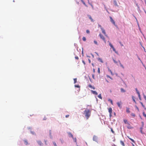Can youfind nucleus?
<instances>
[{
  "mask_svg": "<svg viewBox=\"0 0 146 146\" xmlns=\"http://www.w3.org/2000/svg\"><path fill=\"white\" fill-rule=\"evenodd\" d=\"M83 114L86 117V119H88L90 116L91 111L89 109H86L84 111Z\"/></svg>",
  "mask_w": 146,
  "mask_h": 146,
  "instance_id": "obj_1",
  "label": "nucleus"
},
{
  "mask_svg": "<svg viewBox=\"0 0 146 146\" xmlns=\"http://www.w3.org/2000/svg\"><path fill=\"white\" fill-rule=\"evenodd\" d=\"M123 121L125 124H127L128 125H129V126H127V128L129 129H131L133 128V127L130 125V124L128 122L127 120L126 119H124L123 120Z\"/></svg>",
  "mask_w": 146,
  "mask_h": 146,
  "instance_id": "obj_2",
  "label": "nucleus"
},
{
  "mask_svg": "<svg viewBox=\"0 0 146 146\" xmlns=\"http://www.w3.org/2000/svg\"><path fill=\"white\" fill-rule=\"evenodd\" d=\"M100 38L102 39L105 43L106 42V40L104 36L101 33H100L99 35Z\"/></svg>",
  "mask_w": 146,
  "mask_h": 146,
  "instance_id": "obj_3",
  "label": "nucleus"
},
{
  "mask_svg": "<svg viewBox=\"0 0 146 146\" xmlns=\"http://www.w3.org/2000/svg\"><path fill=\"white\" fill-rule=\"evenodd\" d=\"M108 110L110 113V117H111L112 116V109L111 108H108Z\"/></svg>",
  "mask_w": 146,
  "mask_h": 146,
  "instance_id": "obj_4",
  "label": "nucleus"
},
{
  "mask_svg": "<svg viewBox=\"0 0 146 146\" xmlns=\"http://www.w3.org/2000/svg\"><path fill=\"white\" fill-rule=\"evenodd\" d=\"M110 21L114 25L116 26L115 23L114 21L113 20L112 18V17H110Z\"/></svg>",
  "mask_w": 146,
  "mask_h": 146,
  "instance_id": "obj_5",
  "label": "nucleus"
},
{
  "mask_svg": "<svg viewBox=\"0 0 146 146\" xmlns=\"http://www.w3.org/2000/svg\"><path fill=\"white\" fill-rule=\"evenodd\" d=\"M101 29L102 31V33L105 35V36H107V35H106V33L104 29L102 28H101Z\"/></svg>",
  "mask_w": 146,
  "mask_h": 146,
  "instance_id": "obj_6",
  "label": "nucleus"
},
{
  "mask_svg": "<svg viewBox=\"0 0 146 146\" xmlns=\"http://www.w3.org/2000/svg\"><path fill=\"white\" fill-rule=\"evenodd\" d=\"M109 45L112 48L113 50L114 51H115V49L113 47V46L111 44V43H109Z\"/></svg>",
  "mask_w": 146,
  "mask_h": 146,
  "instance_id": "obj_7",
  "label": "nucleus"
},
{
  "mask_svg": "<svg viewBox=\"0 0 146 146\" xmlns=\"http://www.w3.org/2000/svg\"><path fill=\"white\" fill-rule=\"evenodd\" d=\"M91 92L92 94H94L95 95H97L98 94L97 92H96V91L91 90Z\"/></svg>",
  "mask_w": 146,
  "mask_h": 146,
  "instance_id": "obj_8",
  "label": "nucleus"
},
{
  "mask_svg": "<svg viewBox=\"0 0 146 146\" xmlns=\"http://www.w3.org/2000/svg\"><path fill=\"white\" fill-rule=\"evenodd\" d=\"M113 4L115 6H118L117 3L116 1V0H114L113 1Z\"/></svg>",
  "mask_w": 146,
  "mask_h": 146,
  "instance_id": "obj_9",
  "label": "nucleus"
},
{
  "mask_svg": "<svg viewBox=\"0 0 146 146\" xmlns=\"http://www.w3.org/2000/svg\"><path fill=\"white\" fill-rule=\"evenodd\" d=\"M93 140L95 141H96L97 140V137L96 136L94 135L93 137Z\"/></svg>",
  "mask_w": 146,
  "mask_h": 146,
  "instance_id": "obj_10",
  "label": "nucleus"
},
{
  "mask_svg": "<svg viewBox=\"0 0 146 146\" xmlns=\"http://www.w3.org/2000/svg\"><path fill=\"white\" fill-rule=\"evenodd\" d=\"M68 134L69 137H71L72 138H73V135L70 132L68 133Z\"/></svg>",
  "mask_w": 146,
  "mask_h": 146,
  "instance_id": "obj_11",
  "label": "nucleus"
},
{
  "mask_svg": "<svg viewBox=\"0 0 146 146\" xmlns=\"http://www.w3.org/2000/svg\"><path fill=\"white\" fill-rule=\"evenodd\" d=\"M88 17L91 20V21L92 22H94V20L92 19L91 16L90 15H88Z\"/></svg>",
  "mask_w": 146,
  "mask_h": 146,
  "instance_id": "obj_12",
  "label": "nucleus"
},
{
  "mask_svg": "<svg viewBox=\"0 0 146 146\" xmlns=\"http://www.w3.org/2000/svg\"><path fill=\"white\" fill-rule=\"evenodd\" d=\"M38 143L40 146H43V144L42 143V142L40 141H38Z\"/></svg>",
  "mask_w": 146,
  "mask_h": 146,
  "instance_id": "obj_13",
  "label": "nucleus"
},
{
  "mask_svg": "<svg viewBox=\"0 0 146 146\" xmlns=\"http://www.w3.org/2000/svg\"><path fill=\"white\" fill-rule=\"evenodd\" d=\"M118 62H119V64H120V66L122 67L123 68H124V66H123L121 64V62H120V60H118Z\"/></svg>",
  "mask_w": 146,
  "mask_h": 146,
  "instance_id": "obj_14",
  "label": "nucleus"
},
{
  "mask_svg": "<svg viewBox=\"0 0 146 146\" xmlns=\"http://www.w3.org/2000/svg\"><path fill=\"white\" fill-rule=\"evenodd\" d=\"M89 86V88H92V89H95V88H94V87H93V86H92L91 85H90V84H89V86Z\"/></svg>",
  "mask_w": 146,
  "mask_h": 146,
  "instance_id": "obj_15",
  "label": "nucleus"
},
{
  "mask_svg": "<svg viewBox=\"0 0 146 146\" xmlns=\"http://www.w3.org/2000/svg\"><path fill=\"white\" fill-rule=\"evenodd\" d=\"M117 104L118 106L120 108H121V105L120 104V103L119 102H117Z\"/></svg>",
  "mask_w": 146,
  "mask_h": 146,
  "instance_id": "obj_16",
  "label": "nucleus"
},
{
  "mask_svg": "<svg viewBox=\"0 0 146 146\" xmlns=\"http://www.w3.org/2000/svg\"><path fill=\"white\" fill-rule=\"evenodd\" d=\"M98 60H99V61H100V62H101L102 63H103V62L102 59H101V58H98Z\"/></svg>",
  "mask_w": 146,
  "mask_h": 146,
  "instance_id": "obj_17",
  "label": "nucleus"
},
{
  "mask_svg": "<svg viewBox=\"0 0 146 146\" xmlns=\"http://www.w3.org/2000/svg\"><path fill=\"white\" fill-rule=\"evenodd\" d=\"M120 143L123 146H125V144L124 143V142H123V141H120Z\"/></svg>",
  "mask_w": 146,
  "mask_h": 146,
  "instance_id": "obj_18",
  "label": "nucleus"
},
{
  "mask_svg": "<svg viewBox=\"0 0 146 146\" xmlns=\"http://www.w3.org/2000/svg\"><path fill=\"white\" fill-rule=\"evenodd\" d=\"M24 141L26 145H27L28 144V142L27 141V140H24Z\"/></svg>",
  "mask_w": 146,
  "mask_h": 146,
  "instance_id": "obj_19",
  "label": "nucleus"
},
{
  "mask_svg": "<svg viewBox=\"0 0 146 146\" xmlns=\"http://www.w3.org/2000/svg\"><path fill=\"white\" fill-rule=\"evenodd\" d=\"M126 112L127 113H129L130 112V111L129 110V108H127L126 109Z\"/></svg>",
  "mask_w": 146,
  "mask_h": 146,
  "instance_id": "obj_20",
  "label": "nucleus"
},
{
  "mask_svg": "<svg viewBox=\"0 0 146 146\" xmlns=\"http://www.w3.org/2000/svg\"><path fill=\"white\" fill-rule=\"evenodd\" d=\"M128 137V138L130 139L133 143H135V142L131 138L129 137Z\"/></svg>",
  "mask_w": 146,
  "mask_h": 146,
  "instance_id": "obj_21",
  "label": "nucleus"
},
{
  "mask_svg": "<svg viewBox=\"0 0 146 146\" xmlns=\"http://www.w3.org/2000/svg\"><path fill=\"white\" fill-rule=\"evenodd\" d=\"M98 98H99L101 99H102V98L101 96V94H99L98 96Z\"/></svg>",
  "mask_w": 146,
  "mask_h": 146,
  "instance_id": "obj_22",
  "label": "nucleus"
},
{
  "mask_svg": "<svg viewBox=\"0 0 146 146\" xmlns=\"http://www.w3.org/2000/svg\"><path fill=\"white\" fill-rule=\"evenodd\" d=\"M121 92H125V90H124L123 88H121Z\"/></svg>",
  "mask_w": 146,
  "mask_h": 146,
  "instance_id": "obj_23",
  "label": "nucleus"
},
{
  "mask_svg": "<svg viewBox=\"0 0 146 146\" xmlns=\"http://www.w3.org/2000/svg\"><path fill=\"white\" fill-rule=\"evenodd\" d=\"M108 101H110V102L111 104H112V105H113V102H112V101L110 99H109L108 100Z\"/></svg>",
  "mask_w": 146,
  "mask_h": 146,
  "instance_id": "obj_24",
  "label": "nucleus"
},
{
  "mask_svg": "<svg viewBox=\"0 0 146 146\" xmlns=\"http://www.w3.org/2000/svg\"><path fill=\"white\" fill-rule=\"evenodd\" d=\"M132 99H133V101L134 102L136 103V101L135 99V97L133 96H132Z\"/></svg>",
  "mask_w": 146,
  "mask_h": 146,
  "instance_id": "obj_25",
  "label": "nucleus"
},
{
  "mask_svg": "<svg viewBox=\"0 0 146 146\" xmlns=\"http://www.w3.org/2000/svg\"><path fill=\"white\" fill-rule=\"evenodd\" d=\"M81 2H82V3L86 6L87 7V6L86 5L85 3L84 2V1L83 0H81Z\"/></svg>",
  "mask_w": 146,
  "mask_h": 146,
  "instance_id": "obj_26",
  "label": "nucleus"
},
{
  "mask_svg": "<svg viewBox=\"0 0 146 146\" xmlns=\"http://www.w3.org/2000/svg\"><path fill=\"white\" fill-rule=\"evenodd\" d=\"M106 76L107 77L111 79L112 80V78L110 76H109V75H107Z\"/></svg>",
  "mask_w": 146,
  "mask_h": 146,
  "instance_id": "obj_27",
  "label": "nucleus"
},
{
  "mask_svg": "<svg viewBox=\"0 0 146 146\" xmlns=\"http://www.w3.org/2000/svg\"><path fill=\"white\" fill-rule=\"evenodd\" d=\"M86 38L85 37H83L82 38V40L84 41H86Z\"/></svg>",
  "mask_w": 146,
  "mask_h": 146,
  "instance_id": "obj_28",
  "label": "nucleus"
},
{
  "mask_svg": "<svg viewBox=\"0 0 146 146\" xmlns=\"http://www.w3.org/2000/svg\"><path fill=\"white\" fill-rule=\"evenodd\" d=\"M74 83H75L77 82V79L76 78H74Z\"/></svg>",
  "mask_w": 146,
  "mask_h": 146,
  "instance_id": "obj_29",
  "label": "nucleus"
},
{
  "mask_svg": "<svg viewBox=\"0 0 146 146\" xmlns=\"http://www.w3.org/2000/svg\"><path fill=\"white\" fill-rule=\"evenodd\" d=\"M98 72L99 74L100 73V68H98Z\"/></svg>",
  "mask_w": 146,
  "mask_h": 146,
  "instance_id": "obj_30",
  "label": "nucleus"
},
{
  "mask_svg": "<svg viewBox=\"0 0 146 146\" xmlns=\"http://www.w3.org/2000/svg\"><path fill=\"white\" fill-rule=\"evenodd\" d=\"M113 62L115 64H117V62L116 61L115 59H113Z\"/></svg>",
  "mask_w": 146,
  "mask_h": 146,
  "instance_id": "obj_31",
  "label": "nucleus"
},
{
  "mask_svg": "<svg viewBox=\"0 0 146 146\" xmlns=\"http://www.w3.org/2000/svg\"><path fill=\"white\" fill-rule=\"evenodd\" d=\"M131 116H133V117H135V114L132 113H131Z\"/></svg>",
  "mask_w": 146,
  "mask_h": 146,
  "instance_id": "obj_32",
  "label": "nucleus"
},
{
  "mask_svg": "<svg viewBox=\"0 0 146 146\" xmlns=\"http://www.w3.org/2000/svg\"><path fill=\"white\" fill-rule=\"evenodd\" d=\"M135 90L137 92V93L139 94V91L137 89V88H135Z\"/></svg>",
  "mask_w": 146,
  "mask_h": 146,
  "instance_id": "obj_33",
  "label": "nucleus"
},
{
  "mask_svg": "<svg viewBox=\"0 0 146 146\" xmlns=\"http://www.w3.org/2000/svg\"><path fill=\"white\" fill-rule=\"evenodd\" d=\"M138 94V97H139V99L140 100H141V96H140V93H139V94Z\"/></svg>",
  "mask_w": 146,
  "mask_h": 146,
  "instance_id": "obj_34",
  "label": "nucleus"
},
{
  "mask_svg": "<svg viewBox=\"0 0 146 146\" xmlns=\"http://www.w3.org/2000/svg\"><path fill=\"white\" fill-rule=\"evenodd\" d=\"M53 143L54 146H57L56 144V143L55 142H53Z\"/></svg>",
  "mask_w": 146,
  "mask_h": 146,
  "instance_id": "obj_35",
  "label": "nucleus"
},
{
  "mask_svg": "<svg viewBox=\"0 0 146 146\" xmlns=\"http://www.w3.org/2000/svg\"><path fill=\"white\" fill-rule=\"evenodd\" d=\"M73 140H74V141L75 142H76V138H74L73 137Z\"/></svg>",
  "mask_w": 146,
  "mask_h": 146,
  "instance_id": "obj_36",
  "label": "nucleus"
},
{
  "mask_svg": "<svg viewBox=\"0 0 146 146\" xmlns=\"http://www.w3.org/2000/svg\"><path fill=\"white\" fill-rule=\"evenodd\" d=\"M75 87L77 88H80V86L79 85H75Z\"/></svg>",
  "mask_w": 146,
  "mask_h": 146,
  "instance_id": "obj_37",
  "label": "nucleus"
},
{
  "mask_svg": "<svg viewBox=\"0 0 146 146\" xmlns=\"http://www.w3.org/2000/svg\"><path fill=\"white\" fill-rule=\"evenodd\" d=\"M86 32L87 33L89 34L90 33V31L89 30H87L86 31Z\"/></svg>",
  "mask_w": 146,
  "mask_h": 146,
  "instance_id": "obj_38",
  "label": "nucleus"
},
{
  "mask_svg": "<svg viewBox=\"0 0 146 146\" xmlns=\"http://www.w3.org/2000/svg\"><path fill=\"white\" fill-rule=\"evenodd\" d=\"M111 131L113 133H114V131H113V129L112 128H111Z\"/></svg>",
  "mask_w": 146,
  "mask_h": 146,
  "instance_id": "obj_39",
  "label": "nucleus"
},
{
  "mask_svg": "<svg viewBox=\"0 0 146 146\" xmlns=\"http://www.w3.org/2000/svg\"><path fill=\"white\" fill-rule=\"evenodd\" d=\"M94 43L95 44H97V45L98 44L97 42L96 41V40H94Z\"/></svg>",
  "mask_w": 146,
  "mask_h": 146,
  "instance_id": "obj_40",
  "label": "nucleus"
},
{
  "mask_svg": "<svg viewBox=\"0 0 146 146\" xmlns=\"http://www.w3.org/2000/svg\"><path fill=\"white\" fill-rule=\"evenodd\" d=\"M75 58L77 60H78L79 58L77 56H76L75 57Z\"/></svg>",
  "mask_w": 146,
  "mask_h": 146,
  "instance_id": "obj_41",
  "label": "nucleus"
},
{
  "mask_svg": "<svg viewBox=\"0 0 146 146\" xmlns=\"http://www.w3.org/2000/svg\"><path fill=\"white\" fill-rule=\"evenodd\" d=\"M69 115H67L65 116V117L66 118H67V117H69Z\"/></svg>",
  "mask_w": 146,
  "mask_h": 146,
  "instance_id": "obj_42",
  "label": "nucleus"
},
{
  "mask_svg": "<svg viewBox=\"0 0 146 146\" xmlns=\"http://www.w3.org/2000/svg\"><path fill=\"white\" fill-rule=\"evenodd\" d=\"M89 4L91 5L92 8L94 9V7H93V5L89 3Z\"/></svg>",
  "mask_w": 146,
  "mask_h": 146,
  "instance_id": "obj_43",
  "label": "nucleus"
},
{
  "mask_svg": "<svg viewBox=\"0 0 146 146\" xmlns=\"http://www.w3.org/2000/svg\"><path fill=\"white\" fill-rule=\"evenodd\" d=\"M92 77L94 79H95L94 78V74H92Z\"/></svg>",
  "mask_w": 146,
  "mask_h": 146,
  "instance_id": "obj_44",
  "label": "nucleus"
},
{
  "mask_svg": "<svg viewBox=\"0 0 146 146\" xmlns=\"http://www.w3.org/2000/svg\"><path fill=\"white\" fill-rule=\"evenodd\" d=\"M82 62L83 63V64H84V65L85 64V62L84 61V60H83L82 61Z\"/></svg>",
  "mask_w": 146,
  "mask_h": 146,
  "instance_id": "obj_45",
  "label": "nucleus"
},
{
  "mask_svg": "<svg viewBox=\"0 0 146 146\" xmlns=\"http://www.w3.org/2000/svg\"><path fill=\"white\" fill-rule=\"evenodd\" d=\"M88 60L89 63H91V60H90V59H88Z\"/></svg>",
  "mask_w": 146,
  "mask_h": 146,
  "instance_id": "obj_46",
  "label": "nucleus"
},
{
  "mask_svg": "<svg viewBox=\"0 0 146 146\" xmlns=\"http://www.w3.org/2000/svg\"><path fill=\"white\" fill-rule=\"evenodd\" d=\"M112 146H117L115 144H113L112 145Z\"/></svg>",
  "mask_w": 146,
  "mask_h": 146,
  "instance_id": "obj_47",
  "label": "nucleus"
},
{
  "mask_svg": "<svg viewBox=\"0 0 146 146\" xmlns=\"http://www.w3.org/2000/svg\"><path fill=\"white\" fill-rule=\"evenodd\" d=\"M49 133H50V135H51V131L50 130L49 131Z\"/></svg>",
  "mask_w": 146,
  "mask_h": 146,
  "instance_id": "obj_48",
  "label": "nucleus"
},
{
  "mask_svg": "<svg viewBox=\"0 0 146 146\" xmlns=\"http://www.w3.org/2000/svg\"><path fill=\"white\" fill-rule=\"evenodd\" d=\"M99 27H100L101 29V28H102L101 25H99Z\"/></svg>",
  "mask_w": 146,
  "mask_h": 146,
  "instance_id": "obj_49",
  "label": "nucleus"
},
{
  "mask_svg": "<svg viewBox=\"0 0 146 146\" xmlns=\"http://www.w3.org/2000/svg\"><path fill=\"white\" fill-rule=\"evenodd\" d=\"M93 71L94 73L95 72V70L94 69H93Z\"/></svg>",
  "mask_w": 146,
  "mask_h": 146,
  "instance_id": "obj_50",
  "label": "nucleus"
},
{
  "mask_svg": "<svg viewBox=\"0 0 146 146\" xmlns=\"http://www.w3.org/2000/svg\"><path fill=\"white\" fill-rule=\"evenodd\" d=\"M141 104L142 105V106H143V107H144V105H143V104L141 102Z\"/></svg>",
  "mask_w": 146,
  "mask_h": 146,
  "instance_id": "obj_51",
  "label": "nucleus"
},
{
  "mask_svg": "<svg viewBox=\"0 0 146 146\" xmlns=\"http://www.w3.org/2000/svg\"><path fill=\"white\" fill-rule=\"evenodd\" d=\"M141 133H143V132L142 130H141Z\"/></svg>",
  "mask_w": 146,
  "mask_h": 146,
  "instance_id": "obj_52",
  "label": "nucleus"
},
{
  "mask_svg": "<svg viewBox=\"0 0 146 146\" xmlns=\"http://www.w3.org/2000/svg\"><path fill=\"white\" fill-rule=\"evenodd\" d=\"M60 140H61V142H62V143H63V141H62V140H61V139H60Z\"/></svg>",
  "mask_w": 146,
  "mask_h": 146,
  "instance_id": "obj_53",
  "label": "nucleus"
},
{
  "mask_svg": "<svg viewBox=\"0 0 146 146\" xmlns=\"http://www.w3.org/2000/svg\"><path fill=\"white\" fill-rule=\"evenodd\" d=\"M143 129V128L142 127H141L140 128L141 130H142Z\"/></svg>",
  "mask_w": 146,
  "mask_h": 146,
  "instance_id": "obj_54",
  "label": "nucleus"
},
{
  "mask_svg": "<svg viewBox=\"0 0 146 146\" xmlns=\"http://www.w3.org/2000/svg\"><path fill=\"white\" fill-rule=\"evenodd\" d=\"M110 72H111V74H112V72L111 71V70H110Z\"/></svg>",
  "mask_w": 146,
  "mask_h": 146,
  "instance_id": "obj_55",
  "label": "nucleus"
},
{
  "mask_svg": "<svg viewBox=\"0 0 146 146\" xmlns=\"http://www.w3.org/2000/svg\"><path fill=\"white\" fill-rule=\"evenodd\" d=\"M121 46H123L122 44H121Z\"/></svg>",
  "mask_w": 146,
  "mask_h": 146,
  "instance_id": "obj_56",
  "label": "nucleus"
},
{
  "mask_svg": "<svg viewBox=\"0 0 146 146\" xmlns=\"http://www.w3.org/2000/svg\"><path fill=\"white\" fill-rule=\"evenodd\" d=\"M92 64V66H94V65H93V64Z\"/></svg>",
  "mask_w": 146,
  "mask_h": 146,
  "instance_id": "obj_57",
  "label": "nucleus"
}]
</instances>
